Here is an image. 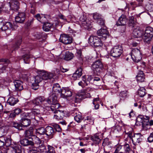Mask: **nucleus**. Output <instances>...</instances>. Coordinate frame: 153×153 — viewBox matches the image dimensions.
<instances>
[{
    "instance_id": "f257e3e1",
    "label": "nucleus",
    "mask_w": 153,
    "mask_h": 153,
    "mask_svg": "<svg viewBox=\"0 0 153 153\" xmlns=\"http://www.w3.org/2000/svg\"><path fill=\"white\" fill-rule=\"evenodd\" d=\"M54 76L53 73L47 72L43 70L40 71L39 75L36 76L31 81L32 88L35 90L39 88V83L42 80H47L52 78Z\"/></svg>"
},
{
    "instance_id": "a211bd4d",
    "label": "nucleus",
    "mask_w": 153,
    "mask_h": 153,
    "mask_svg": "<svg viewBox=\"0 0 153 153\" xmlns=\"http://www.w3.org/2000/svg\"><path fill=\"white\" fill-rule=\"evenodd\" d=\"M55 131L54 128L51 126H47L45 128V134L51 138L55 134Z\"/></svg>"
},
{
    "instance_id": "1a4fd4ad",
    "label": "nucleus",
    "mask_w": 153,
    "mask_h": 153,
    "mask_svg": "<svg viewBox=\"0 0 153 153\" xmlns=\"http://www.w3.org/2000/svg\"><path fill=\"white\" fill-rule=\"evenodd\" d=\"M60 42L65 45L70 44L72 42V39L69 35L63 34L61 35Z\"/></svg>"
},
{
    "instance_id": "13d9d810",
    "label": "nucleus",
    "mask_w": 153,
    "mask_h": 153,
    "mask_svg": "<svg viewBox=\"0 0 153 153\" xmlns=\"http://www.w3.org/2000/svg\"><path fill=\"white\" fill-rule=\"evenodd\" d=\"M100 69H101V68H95L93 70L94 73L98 75L100 73Z\"/></svg>"
},
{
    "instance_id": "0eeeda50",
    "label": "nucleus",
    "mask_w": 153,
    "mask_h": 153,
    "mask_svg": "<svg viewBox=\"0 0 153 153\" xmlns=\"http://www.w3.org/2000/svg\"><path fill=\"white\" fill-rule=\"evenodd\" d=\"M79 23L85 29H88L90 27L91 22L88 19H86V16L81 15L79 18Z\"/></svg>"
},
{
    "instance_id": "a18cd8bd",
    "label": "nucleus",
    "mask_w": 153,
    "mask_h": 153,
    "mask_svg": "<svg viewBox=\"0 0 153 153\" xmlns=\"http://www.w3.org/2000/svg\"><path fill=\"white\" fill-rule=\"evenodd\" d=\"M39 153H41L42 152H46V149L45 146L43 144H42L41 145L37 148Z\"/></svg>"
},
{
    "instance_id": "37998d69",
    "label": "nucleus",
    "mask_w": 153,
    "mask_h": 153,
    "mask_svg": "<svg viewBox=\"0 0 153 153\" xmlns=\"http://www.w3.org/2000/svg\"><path fill=\"white\" fill-rule=\"evenodd\" d=\"M37 133L39 134L43 135L45 134V128L43 127H41L36 129Z\"/></svg>"
},
{
    "instance_id": "3c124183",
    "label": "nucleus",
    "mask_w": 153,
    "mask_h": 153,
    "mask_svg": "<svg viewBox=\"0 0 153 153\" xmlns=\"http://www.w3.org/2000/svg\"><path fill=\"white\" fill-rule=\"evenodd\" d=\"M124 149L126 153H130L131 151V149L128 143L125 144L124 145Z\"/></svg>"
},
{
    "instance_id": "4be33fe9",
    "label": "nucleus",
    "mask_w": 153,
    "mask_h": 153,
    "mask_svg": "<svg viewBox=\"0 0 153 153\" xmlns=\"http://www.w3.org/2000/svg\"><path fill=\"white\" fill-rule=\"evenodd\" d=\"M44 102H46V100H45L44 97L42 96L36 98L33 100V103L37 105H40Z\"/></svg>"
},
{
    "instance_id": "a878e982",
    "label": "nucleus",
    "mask_w": 153,
    "mask_h": 153,
    "mask_svg": "<svg viewBox=\"0 0 153 153\" xmlns=\"http://www.w3.org/2000/svg\"><path fill=\"white\" fill-rule=\"evenodd\" d=\"M18 101V100L14 97H13L11 96L8 99L7 102L11 105H13L16 104Z\"/></svg>"
},
{
    "instance_id": "aec40b11",
    "label": "nucleus",
    "mask_w": 153,
    "mask_h": 153,
    "mask_svg": "<svg viewBox=\"0 0 153 153\" xmlns=\"http://www.w3.org/2000/svg\"><path fill=\"white\" fill-rule=\"evenodd\" d=\"M13 82L16 90L20 91L23 89L22 82L20 80H14Z\"/></svg>"
},
{
    "instance_id": "f03ea898",
    "label": "nucleus",
    "mask_w": 153,
    "mask_h": 153,
    "mask_svg": "<svg viewBox=\"0 0 153 153\" xmlns=\"http://www.w3.org/2000/svg\"><path fill=\"white\" fill-rule=\"evenodd\" d=\"M149 117L139 115L136 119V123L139 124H142L143 129L145 130H147L150 128V126L153 125V120L149 121Z\"/></svg>"
},
{
    "instance_id": "603ef678",
    "label": "nucleus",
    "mask_w": 153,
    "mask_h": 153,
    "mask_svg": "<svg viewBox=\"0 0 153 153\" xmlns=\"http://www.w3.org/2000/svg\"><path fill=\"white\" fill-rule=\"evenodd\" d=\"M32 113L33 114V117L31 118L33 119H35V115L39 114H40V111L39 109H33L32 110Z\"/></svg>"
},
{
    "instance_id": "0e129e2a",
    "label": "nucleus",
    "mask_w": 153,
    "mask_h": 153,
    "mask_svg": "<svg viewBox=\"0 0 153 153\" xmlns=\"http://www.w3.org/2000/svg\"><path fill=\"white\" fill-rule=\"evenodd\" d=\"M98 23L101 26H103L104 25L105 22L102 19V18L100 19H99L97 21Z\"/></svg>"
},
{
    "instance_id": "393cba45",
    "label": "nucleus",
    "mask_w": 153,
    "mask_h": 153,
    "mask_svg": "<svg viewBox=\"0 0 153 153\" xmlns=\"http://www.w3.org/2000/svg\"><path fill=\"white\" fill-rule=\"evenodd\" d=\"M136 78L138 82H142L144 81L145 78L143 71H140L139 72Z\"/></svg>"
},
{
    "instance_id": "c756f323",
    "label": "nucleus",
    "mask_w": 153,
    "mask_h": 153,
    "mask_svg": "<svg viewBox=\"0 0 153 153\" xmlns=\"http://www.w3.org/2000/svg\"><path fill=\"white\" fill-rule=\"evenodd\" d=\"M53 91L54 92L57 93H60L61 94L62 89L59 85L58 83H56L53 85Z\"/></svg>"
},
{
    "instance_id": "4d7b16f0",
    "label": "nucleus",
    "mask_w": 153,
    "mask_h": 153,
    "mask_svg": "<svg viewBox=\"0 0 153 153\" xmlns=\"http://www.w3.org/2000/svg\"><path fill=\"white\" fill-rule=\"evenodd\" d=\"M53 127L55 129V130L58 132H61L62 131V129L60 126L57 124H54L53 125Z\"/></svg>"
},
{
    "instance_id": "052dcab7",
    "label": "nucleus",
    "mask_w": 153,
    "mask_h": 153,
    "mask_svg": "<svg viewBox=\"0 0 153 153\" xmlns=\"http://www.w3.org/2000/svg\"><path fill=\"white\" fill-rule=\"evenodd\" d=\"M134 134V133L131 131L126 133V134L127 135V137L131 139V140H132V139L133 137V134Z\"/></svg>"
},
{
    "instance_id": "a19ab883",
    "label": "nucleus",
    "mask_w": 153,
    "mask_h": 153,
    "mask_svg": "<svg viewBox=\"0 0 153 153\" xmlns=\"http://www.w3.org/2000/svg\"><path fill=\"white\" fill-rule=\"evenodd\" d=\"M94 118L91 116H88L85 119V123L91 125H93L94 123Z\"/></svg>"
},
{
    "instance_id": "4c0bfd02",
    "label": "nucleus",
    "mask_w": 153,
    "mask_h": 153,
    "mask_svg": "<svg viewBox=\"0 0 153 153\" xmlns=\"http://www.w3.org/2000/svg\"><path fill=\"white\" fill-rule=\"evenodd\" d=\"M22 38L21 37H19V38L17 40V42H16L15 45H14L13 46L12 51H13V50L17 49L19 48V46L20 45L21 42Z\"/></svg>"
},
{
    "instance_id": "2eb2a0df",
    "label": "nucleus",
    "mask_w": 153,
    "mask_h": 153,
    "mask_svg": "<svg viewBox=\"0 0 153 153\" xmlns=\"http://www.w3.org/2000/svg\"><path fill=\"white\" fill-rule=\"evenodd\" d=\"M142 135L140 133H138L133 134V137L132 139V142L135 145L137 143H139L141 141Z\"/></svg>"
},
{
    "instance_id": "72a5a7b5",
    "label": "nucleus",
    "mask_w": 153,
    "mask_h": 153,
    "mask_svg": "<svg viewBox=\"0 0 153 153\" xmlns=\"http://www.w3.org/2000/svg\"><path fill=\"white\" fill-rule=\"evenodd\" d=\"M25 137L29 138L33 137V129L32 128L26 131L25 133Z\"/></svg>"
},
{
    "instance_id": "bf43d9fd",
    "label": "nucleus",
    "mask_w": 153,
    "mask_h": 153,
    "mask_svg": "<svg viewBox=\"0 0 153 153\" xmlns=\"http://www.w3.org/2000/svg\"><path fill=\"white\" fill-rule=\"evenodd\" d=\"M28 153H39L37 148H33L29 151Z\"/></svg>"
},
{
    "instance_id": "2f4dec72",
    "label": "nucleus",
    "mask_w": 153,
    "mask_h": 153,
    "mask_svg": "<svg viewBox=\"0 0 153 153\" xmlns=\"http://www.w3.org/2000/svg\"><path fill=\"white\" fill-rule=\"evenodd\" d=\"M51 105L50 108L51 111L53 113H55L57 111H58L57 109L58 108L60 107V105L58 103H56L51 104Z\"/></svg>"
},
{
    "instance_id": "49530a36",
    "label": "nucleus",
    "mask_w": 153,
    "mask_h": 153,
    "mask_svg": "<svg viewBox=\"0 0 153 153\" xmlns=\"http://www.w3.org/2000/svg\"><path fill=\"white\" fill-rule=\"evenodd\" d=\"M83 98L82 94H78L75 97L74 100L75 102H79Z\"/></svg>"
},
{
    "instance_id": "5fc2aeb1",
    "label": "nucleus",
    "mask_w": 153,
    "mask_h": 153,
    "mask_svg": "<svg viewBox=\"0 0 153 153\" xmlns=\"http://www.w3.org/2000/svg\"><path fill=\"white\" fill-rule=\"evenodd\" d=\"M135 21L134 20V17L133 16H131L128 22V24L130 26L134 27Z\"/></svg>"
},
{
    "instance_id": "c03bdc74",
    "label": "nucleus",
    "mask_w": 153,
    "mask_h": 153,
    "mask_svg": "<svg viewBox=\"0 0 153 153\" xmlns=\"http://www.w3.org/2000/svg\"><path fill=\"white\" fill-rule=\"evenodd\" d=\"M76 56L80 61L82 60V50L81 49H77Z\"/></svg>"
},
{
    "instance_id": "c85d7f7f",
    "label": "nucleus",
    "mask_w": 153,
    "mask_h": 153,
    "mask_svg": "<svg viewBox=\"0 0 153 153\" xmlns=\"http://www.w3.org/2000/svg\"><path fill=\"white\" fill-rule=\"evenodd\" d=\"M2 140H4V144L7 146L10 145L11 143L12 140L11 138V137L10 136H7L4 137L3 138H1Z\"/></svg>"
},
{
    "instance_id": "5701e85b",
    "label": "nucleus",
    "mask_w": 153,
    "mask_h": 153,
    "mask_svg": "<svg viewBox=\"0 0 153 153\" xmlns=\"http://www.w3.org/2000/svg\"><path fill=\"white\" fill-rule=\"evenodd\" d=\"M55 114L54 115V118L57 120H61L64 116V113L63 111H58L54 113Z\"/></svg>"
},
{
    "instance_id": "ddd939ff",
    "label": "nucleus",
    "mask_w": 153,
    "mask_h": 153,
    "mask_svg": "<svg viewBox=\"0 0 153 153\" xmlns=\"http://www.w3.org/2000/svg\"><path fill=\"white\" fill-rule=\"evenodd\" d=\"M8 4L11 10H17L19 8V3L17 0H10Z\"/></svg>"
},
{
    "instance_id": "69168bd1",
    "label": "nucleus",
    "mask_w": 153,
    "mask_h": 153,
    "mask_svg": "<svg viewBox=\"0 0 153 153\" xmlns=\"http://www.w3.org/2000/svg\"><path fill=\"white\" fill-rule=\"evenodd\" d=\"M0 62H3V64H7L10 63V61L8 59H0Z\"/></svg>"
},
{
    "instance_id": "8fccbe9b",
    "label": "nucleus",
    "mask_w": 153,
    "mask_h": 153,
    "mask_svg": "<svg viewBox=\"0 0 153 153\" xmlns=\"http://www.w3.org/2000/svg\"><path fill=\"white\" fill-rule=\"evenodd\" d=\"M82 69L81 68H78L74 75H76L78 77H80L82 74Z\"/></svg>"
},
{
    "instance_id": "bb28decb",
    "label": "nucleus",
    "mask_w": 153,
    "mask_h": 153,
    "mask_svg": "<svg viewBox=\"0 0 153 153\" xmlns=\"http://www.w3.org/2000/svg\"><path fill=\"white\" fill-rule=\"evenodd\" d=\"M21 144L24 146H27L29 145H32L33 143L31 141L29 140L28 139H24L20 141Z\"/></svg>"
},
{
    "instance_id": "dca6fc26",
    "label": "nucleus",
    "mask_w": 153,
    "mask_h": 153,
    "mask_svg": "<svg viewBox=\"0 0 153 153\" xmlns=\"http://www.w3.org/2000/svg\"><path fill=\"white\" fill-rule=\"evenodd\" d=\"M46 102H47L49 104L58 103L56 93L52 94L49 97L48 99L46 100Z\"/></svg>"
},
{
    "instance_id": "e433bc0d",
    "label": "nucleus",
    "mask_w": 153,
    "mask_h": 153,
    "mask_svg": "<svg viewBox=\"0 0 153 153\" xmlns=\"http://www.w3.org/2000/svg\"><path fill=\"white\" fill-rule=\"evenodd\" d=\"M74 57L73 53L69 51H67L64 57V59L66 60H69L72 59Z\"/></svg>"
},
{
    "instance_id": "680f3d73",
    "label": "nucleus",
    "mask_w": 153,
    "mask_h": 153,
    "mask_svg": "<svg viewBox=\"0 0 153 153\" xmlns=\"http://www.w3.org/2000/svg\"><path fill=\"white\" fill-rule=\"evenodd\" d=\"M146 7L148 10L153 11V4L149 3L146 5Z\"/></svg>"
},
{
    "instance_id": "423d86ee",
    "label": "nucleus",
    "mask_w": 153,
    "mask_h": 153,
    "mask_svg": "<svg viewBox=\"0 0 153 153\" xmlns=\"http://www.w3.org/2000/svg\"><path fill=\"white\" fill-rule=\"evenodd\" d=\"M123 51L122 46L119 45L114 46L111 51L110 54L114 57H118L121 54Z\"/></svg>"
},
{
    "instance_id": "b1692460",
    "label": "nucleus",
    "mask_w": 153,
    "mask_h": 153,
    "mask_svg": "<svg viewBox=\"0 0 153 153\" xmlns=\"http://www.w3.org/2000/svg\"><path fill=\"white\" fill-rule=\"evenodd\" d=\"M143 31L139 29V27H137V29H135L133 30V34L135 37H143Z\"/></svg>"
},
{
    "instance_id": "6e6552de",
    "label": "nucleus",
    "mask_w": 153,
    "mask_h": 153,
    "mask_svg": "<svg viewBox=\"0 0 153 153\" xmlns=\"http://www.w3.org/2000/svg\"><path fill=\"white\" fill-rule=\"evenodd\" d=\"M18 25H16L15 23L12 24L10 22H7L4 24L1 28V30L3 31H6L9 30L10 28L12 30H15L17 29Z\"/></svg>"
},
{
    "instance_id": "39448f33",
    "label": "nucleus",
    "mask_w": 153,
    "mask_h": 153,
    "mask_svg": "<svg viewBox=\"0 0 153 153\" xmlns=\"http://www.w3.org/2000/svg\"><path fill=\"white\" fill-rule=\"evenodd\" d=\"M131 56L132 60L137 62H139L142 58V55L140 50L137 48L132 49Z\"/></svg>"
},
{
    "instance_id": "c9c22d12",
    "label": "nucleus",
    "mask_w": 153,
    "mask_h": 153,
    "mask_svg": "<svg viewBox=\"0 0 153 153\" xmlns=\"http://www.w3.org/2000/svg\"><path fill=\"white\" fill-rule=\"evenodd\" d=\"M127 91H121L119 95V97L120 98V101L124 100L127 97Z\"/></svg>"
},
{
    "instance_id": "6ab92c4d",
    "label": "nucleus",
    "mask_w": 153,
    "mask_h": 153,
    "mask_svg": "<svg viewBox=\"0 0 153 153\" xmlns=\"http://www.w3.org/2000/svg\"><path fill=\"white\" fill-rule=\"evenodd\" d=\"M127 20L126 16L124 15H122L119 18L117 22V26H123L125 25Z\"/></svg>"
},
{
    "instance_id": "cd10ccee",
    "label": "nucleus",
    "mask_w": 153,
    "mask_h": 153,
    "mask_svg": "<svg viewBox=\"0 0 153 153\" xmlns=\"http://www.w3.org/2000/svg\"><path fill=\"white\" fill-rule=\"evenodd\" d=\"M73 113L75 114V115H74L75 120L78 123L80 122L82 120V117L81 116V114L76 111H74Z\"/></svg>"
},
{
    "instance_id": "e2e57ef3",
    "label": "nucleus",
    "mask_w": 153,
    "mask_h": 153,
    "mask_svg": "<svg viewBox=\"0 0 153 153\" xmlns=\"http://www.w3.org/2000/svg\"><path fill=\"white\" fill-rule=\"evenodd\" d=\"M121 146L117 147L116 149L115 152L114 153H124L123 152H121Z\"/></svg>"
},
{
    "instance_id": "9d476101",
    "label": "nucleus",
    "mask_w": 153,
    "mask_h": 153,
    "mask_svg": "<svg viewBox=\"0 0 153 153\" xmlns=\"http://www.w3.org/2000/svg\"><path fill=\"white\" fill-rule=\"evenodd\" d=\"M20 116L21 118V121L22 127V126L27 127L30 125V120L27 118V116L26 115V113H24L21 114Z\"/></svg>"
},
{
    "instance_id": "338daca9",
    "label": "nucleus",
    "mask_w": 153,
    "mask_h": 153,
    "mask_svg": "<svg viewBox=\"0 0 153 153\" xmlns=\"http://www.w3.org/2000/svg\"><path fill=\"white\" fill-rule=\"evenodd\" d=\"M148 140L149 142H152L153 141V133L150 134V135L148 138Z\"/></svg>"
},
{
    "instance_id": "de8ad7c7",
    "label": "nucleus",
    "mask_w": 153,
    "mask_h": 153,
    "mask_svg": "<svg viewBox=\"0 0 153 153\" xmlns=\"http://www.w3.org/2000/svg\"><path fill=\"white\" fill-rule=\"evenodd\" d=\"M11 125L12 127L19 130H21L22 129V127L21 125L18 124L16 122H13L11 123Z\"/></svg>"
},
{
    "instance_id": "774afa93",
    "label": "nucleus",
    "mask_w": 153,
    "mask_h": 153,
    "mask_svg": "<svg viewBox=\"0 0 153 153\" xmlns=\"http://www.w3.org/2000/svg\"><path fill=\"white\" fill-rule=\"evenodd\" d=\"M13 111L14 113H15L16 115H18L21 112V110L19 108H16Z\"/></svg>"
},
{
    "instance_id": "864d4df0",
    "label": "nucleus",
    "mask_w": 153,
    "mask_h": 153,
    "mask_svg": "<svg viewBox=\"0 0 153 153\" xmlns=\"http://www.w3.org/2000/svg\"><path fill=\"white\" fill-rule=\"evenodd\" d=\"M24 63L26 64L29 63L30 56L28 54H25L23 56Z\"/></svg>"
},
{
    "instance_id": "58836bf2",
    "label": "nucleus",
    "mask_w": 153,
    "mask_h": 153,
    "mask_svg": "<svg viewBox=\"0 0 153 153\" xmlns=\"http://www.w3.org/2000/svg\"><path fill=\"white\" fill-rule=\"evenodd\" d=\"M44 24L43 26V29L45 31H48L51 28L52 25L51 24L48 23H43Z\"/></svg>"
},
{
    "instance_id": "ea45409f",
    "label": "nucleus",
    "mask_w": 153,
    "mask_h": 153,
    "mask_svg": "<svg viewBox=\"0 0 153 153\" xmlns=\"http://www.w3.org/2000/svg\"><path fill=\"white\" fill-rule=\"evenodd\" d=\"M146 90L143 87H140L137 92L138 94L141 97H144L146 94Z\"/></svg>"
},
{
    "instance_id": "4468645a",
    "label": "nucleus",
    "mask_w": 153,
    "mask_h": 153,
    "mask_svg": "<svg viewBox=\"0 0 153 153\" xmlns=\"http://www.w3.org/2000/svg\"><path fill=\"white\" fill-rule=\"evenodd\" d=\"M25 13L24 12L19 13L17 16L15 17V19L16 22L14 23L16 25V23H22L24 22L25 19Z\"/></svg>"
},
{
    "instance_id": "20e7f679",
    "label": "nucleus",
    "mask_w": 153,
    "mask_h": 153,
    "mask_svg": "<svg viewBox=\"0 0 153 153\" xmlns=\"http://www.w3.org/2000/svg\"><path fill=\"white\" fill-rule=\"evenodd\" d=\"M88 43L95 47L102 45L101 39L96 36H91L88 39Z\"/></svg>"
},
{
    "instance_id": "09e8293b",
    "label": "nucleus",
    "mask_w": 153,
    "mask_h": 153,
    "mask_svg": "<svg viewBox=\"0 0 153 153\" xmlns=\"http://www.w3.org/2000/svg\"><path fill=\"white\" fill-rule=\"evenodd\" d=\"M93 17L94 19L95 20H97V21L100 19H101L102 18V15L97 13H95L92 14Z\"/></svg>"
},
{
    "instance_id": "6e6d98bb",
    "label": "nucleus",
    "mask_w": 153,
    "mask_h": 153,
    "mask_svg": "<svg viewBox=\"0 0 153 153\" xmlns=\"http://www.w3.org/2000/svg\"><path fill=\"white\" fill-rule=\"evenodd\" d=\"M47 153H55L54 148L53 147L48 145V150L46 152Z\"/></svg>"
},
{
    "instance_id": "412c9836",
    "label": "nucleus",
    "mask_w": 153,
    "mask_h": 153,
    "mask_svg": "<svg viewBox=\"0 0 153 153\" xmlns=\"http://www.w3.org/2000/svg\"><path fill=\"white\" fill-rule=\"evenodd\" d=\"M93 78L94 76L92 75H85L82 76V80L85 84V85H87Z\"/></svg>"
},
{
    "instance_id": "f8f14e48",
    "label": "nucleus",
    "mask_w": 153,
    "mask_h": 153,
    "mask_svg": "<svg viewBox=\"0 0 153 153\" xmlns=\"http://www.w3.org/2000/svg\"><path fill=\"white\" fill-rule=\"evenodd\" d=\"M72 95L71 90L68 88H63L62 89L61 97L63 98L71 97Z\"/></svg>"
},
{
    "instance_id": "f704fd0d",
    "label": "nucleus",
    "mask_w": 153,
    "mask_h": 153,
    "mask_svg": "<svg viewBox=\"0 0 153 153\" xmlns=\"http://www.w3.org/2000/svg\"><path fill=\"white\" fill-rule=\"evenodd\" d=\"M31 139L32 141V142L33 143L32 146H33L34 144H39L41 143V140L38 137L34 135L32 137Z\"/></svg>"
},
{
    "instance_id": "7ed1b4c3",
    "label": "nucleus",
    "mask_w": 153,
    "mask_h": 153,
    "mask_svg": "<svg viewBox=\"0 0 153 153\" xmlns=\"http://www.w3.org/2000/svg\"><path fill=\"white\" fill-rule=\"evenodd\" d=\"M143 39L144 42L149 44L152 41L153 37V28L150 27L146 28L143 32Z\"/></svg>"
},
{
    "instance_id": "7c9ffc66",
    "label": "nucleus",
    "mask_w": 153,
    "mask_h": 153,
    "mask_svg": "<svg viewBox=\"0 0 153 153\" xmlns=\"http://www.w3.org/2000/svg\"><path fill=\"white\" fill-rule=\"evenodd\" d=\"M35 17L38 21L42 23H44V22L46 20L45 16L42 14H38L35 16Z\"/></svg>"
},
{
    "instance_id": "f3484780",
    "label": "nucleus",
    "mask_w": 153,
    "mask_h": 153,
    "mask_svg": "<svg viewBox=\"0 0 153 153\" xmlns=\"http://www.w3.org/2000/svg\"><path fill=\"white\" fill-rule=\"evenodd\" d=\"M6 153H21V146L19 145L13 146L11 149L7 150Z\"/></svg>"
},
{
    "instance_id": "9b49d317",
    "label": "nucleus",
    "mask_w": 153,
    "mask_h": 153,
    "mask_svg": "<svg viewBox=\"0 0 153 153\" xmlns=\"http://www.w3.org/2000/svg\"><path fill=\"white\" fill-rule=\"evenodd\" d=\"M97 34L99 36H102V40H104L108 35L109 33L106 29L101 28L97 31Z\"/></svg>"
},
{
    "instance_id": "473e14b6",
    "label": "nucleus",
    "mask_w": 153,
    "mask_h": 153,
    "mask_svg": "<svg viewBox=\"0 0 153 153\" xmlns=\"http://www.w3.org/2000/svg\"><path fill=\"white\" fill-rule=\"evenodd\" d=\"M91 139L93 142V143H92V145H93L94 144H98L100 141V139L98 136L96 134L92 136L91 137Z\"/></svg>"
},
{
    "instance_id": "79ce46f5",
    "label": "nucleus",
    "mask_w": 153,
    "mask_h": 153,
    "mask_svg": "<svg viewBox=\"0 0 153 153\" xmlns=\"http://www.w3.org/2000/svg\"><path fill=\"white\" fill-rule=\"evenodd\" d=\"M92 66L93 67H102L103 65L101 60H98L94 62Z\"/></svg>"
}]
</instances>
